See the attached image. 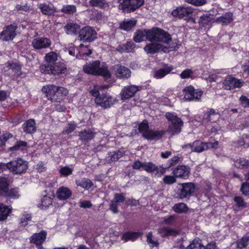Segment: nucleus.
<instances>
[{"label": "nucleus", "mask_w": 249, "mask_h": 249, "mask_svg": "<svg viewBox=\"0 0 249 249\" xmlns=\"http://www.w3.org/2000/svg\"><path fill=\"white\" fill-rule=\"evenodd\" d=\"M146 40L151 42H161L168 44L172 41V37L167 32L159 28H153L151 30H140L135 33L134 36L135 42L139 43Z\"/></svg>", "instance_id": "f257e3e1"}, {"label": "nucleus", "mask_w": 249, "mask_h": 249, "mask_svg": "<svg viewBox=\"0 0 249 249\" xmlns=\"http://www.w3.org/2000/svg\"><path fill=\"white\" fill-rule=\"evenodd\" d=\"M8 177L0 176V198L18 199L20 196L18 187H11Z\"/></svg>", "instance_id": "f03ea898"}, {"label": "nucleus", "mask_w": 249, "mask_h": 249, "mask_svg": "<svg viewBox=\"0 0 249 249\" xmlns=\"http://www.w3.org/2000/svg\"><path fill=\"white\" fill-rule=\"evenodd\" d=\"M83 71L88 74L94 75H101L106 79L111 77L108 67L106 64L101 65L100 61L95 60L91 63H87L83 66Z\"/></svg>", "instance_id": "7ed1b4c3"}, {"label": "nucleus", "mask_w": 249, "mask_h": 249, "mask_svg": "<svg viewBox=\"0 0 249 249\" xmlns=\"http://www.w3.org/2000/svg\"><path fill=\"white\" fill-rule=\"evenodd\" d=\"M196 189V186L193 182L179 183L175 190L176 197L182 200H189Z\"/></svg>", "instance_id": "20e7f679"}, {"label": "nucleus", "mask_w": 249, "mask_h": 249, "mask_svg": "<svg viewBox=\"0 0 249 249\" xmlns=\"http://www.w3.org/2000/svg\"><path fill=\"white\" fill-rule=\"evenodd\" d=\"M131 166L135 170H143L149 173H155V176L158 178L161 177L165 173L164 169L158 170V166L152 162H142L138 160L134 161Z\"/></svg>", "instance_id": "39448f33"}, {"label": "nucleus", "mask_w": 249, "mask_h": 249, "mask_svg": "<svg viewBox=\"0 0 249 249\" xmlns=\"http://www.w3.org/2000/svg\"><path fill=\"white\" fill-rule=\"evenodd\" d=\"M148 122L144 120L138 125V130L147 139H160L165 134L163 130H153L149 129Z\"/></svg>", "instance_id": "423d86ee"}, {"label": "nucleus", "mask_w": 249, "mask_h": 249, "mask_svg": "<svg viewBox=\"0 0 249 249\" xmlns=\"http://www.w3.org/2000/svg\"><path fill=\"white\" fill-rule=\"evenodd\" d=\"M167 119L171 122L169 125L168 131L172 134H178L181 131L183 123L180 118L177 117L175 113L167 112L165 114Z\"/></svg>", "instance_id": "0eeeda50"}, {"label": "nucleus", "mask_w": 249, "mask_h": 249, "mask_svg": "<svg viewBox=\"0 0 249 249\" xmlns=\"http://www.w3.org/2000/svg\"><path fill=\"white\" fill-rule=\"evenodd\" d=\"M144 0H123L119 5V8L124 13L133 12L144 4Z\"/></svg>", "instance_id": "6e6552de"}, {"label": "nucleus", "mask_w": 249, "mask_h": 249, "mask_svg": "<svg viewBox=\"0 0 249 249\" xmlns=\"http://www.w3.org/2000/svg\"><path fill=\"white\" fill-rule=\"evenodd\" d=\"M22 65L19 63L13 61H8L6 63L4 70L7 74L11 75L13 78H18L21 77L23 74L21 71Z\"/></svg>", "instance_id": "1a4fd4ad"}, {"label": "nucleus", "mask_w": 249, "mask_h": 249, "mask_svg": "<svg viewBox=\"0 0 249 249\" xmlns=\"http://www.w3.org/2000/svg\"><path fill=\"white\" fill-rule=\"evenodd\" d=\"M27 161L21 158L11 161V172L14 175H20L26 172L28 167Z\"/></svg>", "instance_id": "9d476101"}, {"label": "nucleus", "mask_w": 249, "mask_h": 249, "mask_svg": "<svg viewBox=\"0 0 249 249\" xmlns=\"http://www.w3.org/2000/svg\"><path fill=\"white\" fill-rule=\"evenodd\" d=\"M96 35V32L92 27L86 26L81 29L79 37L80 40L90 42L95 39Z\"/></svg>", "instance_id": "9b49d317"}, {"label": "nucleus", "mask_w": 249, "mask_h": 249, "mask_svg": "<svg viewBox=\"0 0 249 249\" xmlns=\"http://www.w3.org/2000/svg\"><path fill=\"white\" fill-rule=\"evenodd\" d=\"M112 71L116 77L121 79H127L131 76V71L128 68L116 64L112 67Z\"/></svg>", "instance_id": "f8f14e48"}, {"label": "nucleus", "mask_w": 249, "mask_h": 249, "mask_svg": "<svg viewBox=\"0 0 249 249\" xmlns=\"http://www.w3.org/2000/svg\"><path fill=\"white\" fill-rule=\"evenodd\" d=\"M17 28V26L14 24L7 26L0 33V39L4 41L13 40L16 36V30Z\"/></svg>", "instance_id": "ddd939ff"}, {"label": "nucleus", "mask_w": 249, "mask_h": 249, "mask_svg": "<svg viewBox=\"0 0 249 249\" xmlns=\"http://www.w3.org/2000/svg\"><path fill=\"white\" fill-rule=\"evenodd\" d=\"M114 101L112 97L106 93H102L100 96L95 99L96 104L104 108L110 107L114 104Z\"/></svg>", "instance_id": "4468645a"}, {"label": "nucleus", "mask_w": 249, "mask_h": 249, "mask_svg": "<svg viewBox=\"0 0 249 249\" xmlns=\"http://www.w3.org/2000/svg\"><path fill=\"white\" fill-rule=\"evenodd\" d=\"M244 82L231 76H228L224 79L223 85L225 89L230 90L237 88L241 87Z\"/></svg>", "instance_id": "2eb2a0df"}, {"label": "nucleus", "mask_w": 249, "mask_h": 249, "mask_svg": "<svg viewBox=\"0 0 249 249\" xmlns=\"http://www.w3.org/2000/svg\"><path fill=\"white\" fill-rule=\"evenodd\" d=\"M53 192L50 194H47L41 196L37 204V207L41 210H46L53 205V198L54 197Z\"/></svg>", "instance_id": "dca6fc26"}, {"label": "nucleus", "mask_w": 249, "mask_h": 249, "mask_svg": "<svg viewBox=\"0 0 249 249\" xmlns=\"http://www.w3.org/2000/svg\"><path fill=\"white\" fill-rule=\"evenodd\" d=\"M58 59L57 54L53 52H51L46 54L45 60L46 63L40 67L41 71L43 72L48 69H51L53 65L55 64Z\"/></svg>", "instance_id": "f3484780"}, {"label": "nucleus", "mask_w": 249, "mask_h": 249, "mask_svg": "<svg viewBox=\"0 0 249 249\" xmlns=\"http://www.w3.org/2000/svg\"><path fill=\"white\" fill-rule=\"evenodd\" d=\"M140 90V87L135 85H130L124 87L120 93L121 99L124 101L133 96L135 93Z\"/></svg>", "instance_id": "a211bd4d"}, {"label": "nucleus", "mask_w": 249, "mask_h": 249, "mask_svg": "<svg viewBox=\"0 0 249 249\" xmlns=\"http://www.w3.org/2000/svg\"><path fill=\"white\" fill-rule=\"evenodd\" d=\"M67 68L64 62H56L51 67V69H48L43 72L48 74H60L67 72Z\"/></svg>", "instance_id": "6ab92c4d"}, {"label": "nucleus", "mask_w": 249, "mask_h": 249, "mask_svg": "<svg viewBox=\"0 0 249 249\" xmlns=\"http://www.w3.org/2000/svg\"><path fill=\"white\" fill-rule=\"evenodd\" d=\"M51 40L47 37H37L33 40L32 45L36 50H41L50 47Z\"/></svg>", "instance_id": "aec40b11"}, {"label": "nucleus", "mask_w": 249, "mask_h": 249, "mask_svg": "<svg viewBox=\"0 0 249 249\" xmlns=\"http://www.w3.org/2000/svg\"><path fill=\"white\" fill-rule=\"evenodd\" d=\"M172 173L176 178L187 179L190 174V169L184 165H179L173 170Z\"/></svg>", "instance_id": "412c9836"}, {"label": "nucleus", "mask_w": 249, "mask_h": 249, "mask_svg": "<svg viewBox=\"0 0 249 249\" xmlns=\"http://www.w3.org/2000/svg\"><path fill=\"white\" fill-rule=\"evenodd\" d=\"M193 9L190 7H180L174 10L172 12V15L175 17L179 18H182L185 17H188L192 14Z\"/></svg>", "instance_id": "4be33fe9"}, {"label": "nucleus", "mask_w": 249, "mask_h": 249, "mask_svg": "<svg viewBox=\"0 0 249 249\" xmlns=\"http://www.w3.org/2000/svg\"><path fill=\"white\" fill-rule=\"evenodd\" d=\"M46 231H41L40 232L33 234L30 238V242L38 247H41L46 239Z\"/></svg>", "instance_id": "5701e85b"}, {"label": "nucleus", "mask_w": 249, "mask_h": 249, "mask_svg": "<svg viewBox=\"0 0 249 249\" xmlns=\"http://www.w3.org/2000/svg\"><path fill=\"white\" fill-rule=\"evenodd\" d=\"M189 147L192 151L200 153L210 148V144L203 141H194L192 144H189Z\"/></svg>", "instance_id": "b1692460"}, {"label": "nucleus", "mask_w": 249, "mask_h": 249, "mask_svg": "<svg viewBox=\"0 0 249 249\" xmlns=\"http://www.w3.org/2000/svg\"><path fill=\"white\" fill-rule=\"evenodd\" d=\"M170 42L168 44L165 43V44L168 45ZM162 44H164V43L156 41L154 43L148 44L144 47V50L147 54H154L157 53L160 50L162 49Z\"/></svg>", "instance_id": "393cba45"}, {"label": "nucleus", "mask_w": 249, "mask_h": 249, "mask_svg": "<svg viewBox=\"0 0 249 249\" xmlns=\"http://www.w3.org/2000/svg\"><path fill=\"white\" fill-rule=\"evenodd\" d=\"M56 195L59 200H66L71 196L72 192L67 187L62 186L57 189Z\"/></svg>", "instance_id": "a878e982"}, {"label": "nucleus", "mask_w": 249, "mask_h": 249, "mask_svg": "<svg viewBox=\"0 0 249 249\" xmlns=\"http://www.w3.org/2000/svg\"><path fill=\"white\" fill-rule=\"evenodd\" d=\"M38 8L44 15H53L56 12L55 7L53 4L39 3L38 4Z\"/></svg>", "instance_id": "bb28decb"}, {"label": "nucleus", "mask_w": 249, "mask_h": 249, "mask_svg": "<svg viewBox=\"0 0 249 249\" xmlns=\"http://www.w3.org/2000/svg\"><path fill=\"white\" fill-rule=\"evenodd\" d=\"M68 94V90L61 87H58L57 90L55 92L53 98H52V102H60Z\"/></svg>", "instance_id": "cd10ccee"}, {"label": "nucleus", "mask_w": 249, "mask_h": 249, "mask_svg": "<svg viewBox=\"0 0 249 249\" xmlns=\"http://www.w3.org/2000/svg\"><path fill=\"white\" fill-rule=\"evenodd\" d=\"M142 235V232L140 231H126L123 234L121 238L125 242L134 241Z\"/></svg>", "instance_id": "c85d7f7f"}, {"label": "nucleus", "mask_w": 249, "mask_h": 249, "mask_svg": "<svg viewBox=\"0 0 249 249\" xmlns=\"http://www.w3.org/2000/svg\"><path fill=\"white\" fill-rule=\"evenodd\" d=\"M23 131L29 134L34 133L36 130V124L34 119L26 121L22 125Z\"/></svg>", "instance_id": "c756f323"}, {"label": "nucleus", "mask_w": 249, "mask_h": 249, "mask_svg": "<svg viewBox=\"0 0 249 249\" xmlns=\"http://www.w3.org/2000/svg\"><path fill=\"white\" fill-rule=\"evenodd\" d=\"M65 30L67 34L74 35L80 31V26L76 23L71 22L68 23L64 27Z\"/></svg>", "instance_id": "7c9ffc66"}, {"label": "nucleus", "mask_w": 249, "mask_h": 249, "mask_svg": "<svg viewBox=\"0 0 249 249\" xmlns=\"http://www.w3.org/2000/svg\"><path fill=\"white\" fill-rule=\"evenodd\" d=\"M57 88L58 87L56 86L49 85L44 86L42 89V90L46 94L47 98L52 101V98H53L55 92L57 90Z\"/></svg>", "instance_id": "2f4dec72"}, {"label": "nucleus", "mask_w": 249, "mask_h": 249, "mask_svg": "<svg viewBox=\"0 0 249 249\" xmlns=\"http://www.w3.org/2000/svg\"><path fill=\"white\" fill-rule=\"evenodd\" d=\"M125 155V151L117 150L110 152L107 158V161L109 163L116 161Z\"/></svg>", "instance_id": "473e14b6"}, {"label": "nucleus", "mask_w": 249, "mask_h": 249, "mask_svg": "<svg viewBox=\"0 0 249 249\" xmlns=\"http://www.w3.org/2000/svg\"><path fill=\"white\" fill-rule=\"evenodd\" d=\"M135 47V44L132 42H127L126 43L122 45H119L117 48L116 50L121 53H129L132 52Z\"/></svg>", "instance_id": "72a5a7b5"}, {"label": "nucleus", "mask_w": 249, "mask_h": 249, "mask_svg": "<svg viewBox=\"0 0 249 249\" xmlns=\"http://www.w3.org/2000/svg\"><path fill=\"white\" fill-rule=\"evenodd\" d=\"M234 164L238 169L243 170L249 169V160L243 158H240L234 160Z\"/></svg>", "instance_id": "f704fd0d"}, {"label": "nucleus", "mask_w": 249, "mask_h": 249, "mask_svg": "<svg viewBox=\"0 0 249 249\" xmlns=\"http://www.w3.org/2000/svg\"><path fill=\"white\" fill-rule=\"evenodd\" d=\"M173 69L172 66H166L155 71L154 77L157 79L162 78L169 73Z\"/></svg>", "instance_id": "c9c22d12"}, {"label": "nucleus", "mask_w": 249, "mask_h": 249, "mask_svg": "<svg viewBox=\"0 0 249 249\" xmlns=\"http://www.w3.org/2000/svg\"><path fill=\"white\" fill-rule=\"evenodd\" d=\"M232 20V14L231 12H229L217 18L215 21L222 25H227L230 23Z\"/></svg>", "instance_id": "e433bc0d"}, {"label": "nucleus", "mask_w": 249, "mask_h": 249, "mask_svg": "<svg viewBox=\"0 0 249 249\" xmlns=\"http://www.w3.org/2000/svg\"><path fill=\"white\" fill-rule=\"evenodd\" d=\"M11 212V207L1 204L0 205V221L6 220Z\"/></svg>", "instance_id": "4c0bfd02"}, {"label": "nucleus", "mask_w": 249, "mask_h": 249, "mask_svg": "<svg viewBox=\"0 0 249 249\" xmlns=\"http://www.w3.org/2000/svg\"><path fill=\"white\" fill-rule=\"evenodd\" d=\"M158 232L162 237H167L178 234V231L174 229L167 227H163L158 230Z\"/></svg>", "instance_id": "58836bf2"}, {"label": "nucleus", "mask_w": 249, "mask_h": 249, "mask_svg": "<svg viewBox=\"0 0 249 249\" xmlns=\"http://www.w3.org/2000/svg\"><path fill=\"white\" fill-rule=\"evenodd\" d=\"M76 184L85 190H89L93 186V183L89 178H84L76 181Z\"/></svg>", "instance_id": "ea45409f"}, {"label": "nucleus", "mask_w": 249, "mask_h": 249, "mask_svg": "<svg viewBox=\"0 0 249 249\" xmlns=\"http://www.w3.org/2000/svg\"><path fill=\"white\" fill-rule=\"evenodd\" d=\"M180 158L179 157L176 156H174L173 158H172L171 159H170L168 162L165 164V166L163 167V165H160L159 166H158V170H160V169L163 168L164 169L165 171V173L166 172V169H168L170 168L171 167L175 165L179 161Z\"/></svg>", "instance_id": "a19ab883"}, {"label": "nucleus", "mask_w": 249, "mask_h": 249, "mask_svg": "<svg viewBox=\"0 0 249 249\" xmlns=\"http://www.w3.org/2000/svg\"><path fill=\"white\" fill-rule=\"evenodd\" d=\"M95 133L91 130H85L79 134L81 140H90L94 138Z\"/></svg>", "instance_id": "79ce46f5"}, {"label": "nucleus", "mask_w": 249, "mask_h": 249, "mask_svg": "<svg viewBox=\"0 0 249 249\" xmlns=\"http://www.w3.org/2000/svg\"><path fill=\"white\" fill-rule=\"evenodd\" d=\"M186 249H204V246L202 244L200 239L196 238L190 243Z\"/></svg>", "instance_id": "37998d69"}, {"label": "nucleus", "mask_w": 249, "mask_h": 249, "mask_svg": "<svg viewBox=\"0 0 249 249\" xmlns=\"http://www.w3.org/2000/svg\"><path fill=\"white\" fill-rule=\"evenodd\" d=\"M233 201L236 204V207L239 209L246 208L247 207V203L241 196H234Z\"/></svg>", "instance_id": "c03bdc74"}, {"label": "nucleus", "mask_w": 249, "mask_h": 249, "mask_svg": "<svg viewBox=\"0 0 249 249\" xmlns=\"http://www.w3.org/2000/svg\"><path fill=\"white\" fill-rule=\"evenodd\" d=\"M76 7L74 5H64L61 9V12L68 15H72L76 12Z\"/></svg>", "instance_id": "a18cd8bd"}, {"label": "nucleus", "mask_w": 249, "mask_h": 249, "mask_svg": "<svg viewBox=\"0 0 249 249\" xmlns=\"http://www.w3.org/2000/svg\"><path fill=\"white\" fill-rule=\"evenodd\" d=\"M173 210L176 213H181L187 212L188 211V207L185 203H179L174 205Z\"/></svg>", "instance_id": "49530a36"}, {"label": "nucleus", "mask_w": 249, "mask_h": 249, "mask_svg": "<svg viewBox=\"0 0 249 249\" xmlns=\"http://www.w3.org/2000/svg\"><path fill=\"white\" fill-rule=\"evenodd\" d=\"M217 115L218 114L215 112L213 109H211L209 111L204 114L202 122L204 123L209 121H214V120L212 118V117Z\"/></svg>", "instance_id": "de8ad7c7"}, {"label": "nucleus", "mask_w": 249, "mask_h": 249, "mask_svg": "<svg viewBox=\"0 0 249 249\" xmlns=\"http://www.w3.org/2000/svg\"><path fill=\"white\" fill-rule=\"evenodd\" d=\"M249 236H244L236 242L237 248L242 249L246 248L249 244Z\"/></svg>", "instance_id": "09e8293b"}, {"label": "nucleus", "mask_w": 249, "mask_h": 249, "mask_svg": "<svg viewBox=\"0 0 249 249\" xmlns=\"http://www.w3.org/2000/svg\"><path fill=\"white\" fill-rule=\"evenodd\" d=\"M184 93V99L186 101H192V95L194 93V88L192 86L186 87L183 90Z\"/></svg>", "instance_id": "8fccbe9b"}, {"label": "nucleus", "mask_w": 249, "mask_h": 249, "mask_svg": "<svg viewBox=\"0 0 249 249\" xmlns=\"http://www.w3.org/2000/svg\"><path fill=\"white\" fill-rule=\"evenodd\" d=\"M136 24V21L130 20L124 21L120 24V28L125 31L130 30Z\"/></svg>", "instance_id": "3c124183"}, {"label": "nucleus", "mask_w": 249, "mask_h": 249, "mask_svg": "<svg viewBox=\"0 0 249 249\" xmlns=\"http://www.w3.org/2000/svg\"><path fill=\"white\" fill-rule=\"evenodd\" d=\"M73 169L68 166L62 167L59 171V174L61 177H67L72 174Z\"/></svg>", "instance_id": "603ef678"}, {"label": "nucleus", "mask_w": 249, "mask_h": 249, "mask_svg": "<svg viewBox=\"0 0 249 249\" xmlns=\"http://www.w3.org/2000/svg\"><path fill=\"white\" fill-rule=\"evenodd\" d=\"M32 219L31 214L26 213L23 215L20 219L19 224L21 226L25 227L28 224V222Z\"/></svg>", "instance_id": "864d4df0"}, {"label": "nucleus", "mask_w": 249, "mask_h": 249, "mask_svg": "<svg viewBox=\"0 0 249 249\" xmlns=\"http://www.w3.org/2000/svg\"><path fill=\"white\" fill-rule=\"evenodd\" d=\"M240 191L244 196H249V182L246 181L241 184Z\"/></svg>", "instance_id": "5fc2aeb1"}, {"label": "nucleus", "mask_w": 249, "mask_h": 249, "mask_svg": "<svg viewBox=\"0 0 249 249\" xmlns=\"http://www.w3.org/2000/svg\"><path fill=\"white\" fill-rule=\"evenodd\" d=\"M112 201L117 204L123 203L125 201V194L124 193L114 194V199Z\"/></svg>", "instance_id": "6e6d98bb"}, {"label": "nucleus", "mask_w": 249, "mask_h": 249, "mask_svg": "<svg viewBox=\"0 0 249 249\" xmlns=\"http://www.w3.org/2000/svg\"><path fill=\"white\" fill-rule=\"evenodd\" d=\"M91 53V50L88 48L87 46L81 44L79 46V54L80 55L88 56Z\"/></svg>", "instance_id": "4d7b16f0"}, {"label": "nucleus", "mask_w": 249, "mask_h": 249, "mask_svg": "<svg viewBox=\"0 0 249 249\" xmlns=\"http://www.w3.org/2000/svg\"><path fill=\"white\" fill-rule=\"evenodd\" d=\"M213 16L211 15H205L201 17L200 22L203 26H207L213 19Z\"/></svg>", "instance_id": "13d9d810"}, {"label": "nucleus", "mask_w": 249, "mask_h": 249, "mask_svg": "<svg viewBox=\"0 0 249 249\" xmlns=\"http://www.w3.org/2000/svg\"><path fill=\"white\" fill-rule=\"evenodd\" d=\"M176 177L174 175H166L162 178V181L165 184L171 185L176 182Z\"/></svg>", "instance_id": "bf43d9fd"}, {"label": "nucleus", "mask_w": 249, "mask_h": 249, "mask_svg": "<svg viewBox=\"0 0 249 249\" xmlns=\"http://www.w3.org/2000/svg\"><path fill=\"white\" fill-rule=\"evenodd\" d=\"M27 146V142L26 141H17L16 144L9 148V150L11 151H15L19 149L21 146Z\"/></svg>", "instance_id": "052dcab7"}, {"label": "nucleus", "mask_w": 249, "mask_h": 249, "mask_svg": "<svg viewBox=\"0 0 249 249\" xmlns=\"http://www.w3.org/2000/svg\"><path fill=\"white\" fill-rule=\"evenodd\" d=\"M36 169L38 173L45 172L47 171V166L44 162L40 161L36 165Z\"/></svg>", "instance_id": "680f3d73"}, {"label": "nucleus", "mask_w": 249, "mask_h": 249, "mask_svg": "<svg viewBox=\"0 0 249 249\" xmlns=\"http://www.w3.org/2000/svg\"><path fill=\"white\" fill-rule=\"evenodd\" d=\"M77 127V124L74 122L70 123L68 124V126L66 127L65 129L63 131L64 133L69 134L74 130Z\"/></svg>", "instance_id": "e2e57ef3"}, {"label": "nucleus", "mask_w": 249, "mask_h": 249, "mask_svg": "<svg viewBox=\"0 0 249 249\" xmlns=\"http://www.w3.org/2000/svg\"><path fill=\"white\" fill-rule=\"evenodd\" d=\"M240 105L245 108L249 107V98L244 95H242L240 98Z\"/></svg>", "instance_id": "0e129e2a"}, {"label": "nucleus", "mask_w": 249, "mask_h": 249, "mask_svg": "<svg viewBox=\"0 0 249 249\" xmlns=\"http://www.w3.org/2000/svg\"><path fill=\"white\" fill-rule=\"evenodd\" d=\"M147 242L153 245V247H158L159 245V242L157 241H154L152 239V232H149L147 235Z\"/></svg>", "instance_id": "69168bd1"}, {"label": "nucleus", "mask_w": 249, "mask_h": 249, "mask_svg": "<svg viewBox=\"0 0 249 249\" xmlns=\"http://www.w3.org/2000/svg\"><path fill=\"white\" fill-rule=\"evenodd\" d=\"M7 170L11 172V161L6 163L0 162V172L2 173Z\"/></svg>", "instance_id": "338daca9"}, {"label": "nucleus", "mask_w": 249, "mask_h": 249, "mask_svg": "<svg viewBox=\"0 0 249 249\" xmlns=\"http://www.w3.org/2000/svg\"><path fill=\"white\" fill-rule=\"evenodd\" d=\"M92 206V203L89 200H83L79 202V206L84 209L90 208Z\"/></svg>", "instance_id": "774afa93"}]
</instances>
